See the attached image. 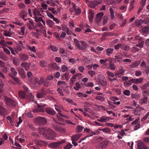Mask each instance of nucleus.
Masks as SVG:
<instances>
[{"label": "nucleus", "mask_w": 149, "mask_h": 149, "mask_svg": "<svg viewBox=\"0 0 149 149\" xmlns=\"http://www.w3.org/2000/svg\"><path fill=\"white\" fill-rule=\"evenodd\" d=\"M38 131L39 133L47 139L53 140L56 137L55 132L50 129L45 128L42 127L39 128Z\"/></svg>", "instance_id": "1"}, {"label": "nucleus", "mask_w": 149, "mask_h": 149, "mask_svg": "<svg viewBox=\"0 0 149 149\" xmlns=\"http://www.w3.org/2000/svg\"><path fill=\"white\" fill-rule=\"evenodd\" d=\"M30 85L31 87L36 88H37L39 85L41 84L44 83V79L42 77H41L39 81L38 82V79L35 78L34 77H32L29 79Z\"/></svg>", "instance_id": "2"}, {"label": "nucleus", "mask_w": 149, "mask_h": 149, "mask_svg": "<svg viewBox=\"0 0 149 149\" xmlns=\"http://www.w3.org/2000/svg\"><path fill=\"white\" fill-rule=\"evenodd\" d=\"M34 123L38 125H45L47 123V119L44 117L38 116L34 118Z\"/></svg>", "instance_id": "3"}, {"label": "nucleus", "mask_w": 149, "mask_h": 149, "mask_svg": "<svg viewBox=\"0 0 149 149\" xmlns=\"http://www.w3.org/2000/svg\"><path fill=\"white\" fill-rule=\"evenodd\" d=\"M3 97L4 101L7 105L15 106L16 105L17 103L15 101L6 96Z\"/></svg>", "instance_id": "4"}, {"label": "nucleus", "mask_w": 149, "mask_h": 149, "mask_svg": "<svg viewBox=\"0 0 149 149\" xmlns=\"http://www.w3.org/2000/svg\"><path fill=\"white\" fill-rule=\"evenodd\" d=\"M65 140L64 139H62L59 141L58 142H54L49 143V146L50 148H56L59 147L62 144L65 143Z\"/></svg>", "instance_id": "5"}, {"label": "nucleus", "mask_w": 149, "mask_h": 149, "mask_svg": "<svg viewBox=\"0 0 149 149\" xmlns=\"http://www.w3.org/2000/svg\"><path fill=\"white\" fill-rule=\"evenodd\" d=\"M52 126L55 131L59 132L61 133H64L66 132L65 129L62 128L59 125H57L56 123L53 124Z\"/></svg>", "instance_id": "6"}, {"label": "nucleus", "mask_w": 149, "mask_h": 149, "mask_svg": "<svg viewBox=\"0 0 149 149\" xmlns=\"http://www.w3.org/2000/svg\"><path fill=\"white\" fill-rule=\"evenodd\" d=\"M109 144V141L107 140H104L100 143L97 146V147L101 149H105Z\"/></svg>", "instance_id": "7"}, {"label": "nucleus", "mask_w": 149, "mask_h": 149, "mask_svg": "<svg viewBox=\"0 0 149 149\" xmlns=\"http://www.w3.org/2000/svg\"><path fill=\"white\" fill-rule=\"evenodd\" d=\"M149 18H146L144 20L140 19L139 20H136L135 21V25L138 26H141L143 23L145 24H148L149 23Z\"/></svg>", "instance_id": "8"}, {"label": "nucleus", "mask_w": 149, "mask_h": 149, "mask_svg": "<svg viewBox=\"0 0 149 149\" xmlns=\"http://www.w3.org/2000/svg\"><path fill=\"white\" fill-rule=\"evenodd\" d=\"M35 143L38 146H32L31 147V148H33L34 149H39L38 147L39 146H42L46 144V142L43 141L41 140H37L35 141Z\"/></svg>", "instance_id": "9"}, {"label": "nucleus", "mask_w": 149, "mask_h": 149, "mask_svg": "<svg viewBox=\"0 0 149 149\" xmlns=\"http://www.w3.org/2000/svg\"><path fill=\"white\" fill-rule=\"evenodd\" d=\"M45 105H40L38 104V108L34 110L33 112L35 113H37L39 112H43L44 111V106Z\"/></svg>", "instance_id": "10"}, {"label": "nucleus", "mask_w": 149, "mask_h": 149, "mask_svg": "<svg viewBox=\"0 0 149 149\" xmlns=\"http://www.w3.org/2000/svg\"><path fill=\"white\" fill-rule=\"evenodd\" d=\"M84 132H88V134L87 135V136L83 138L82 139V140L85 139L87 137L89 136H92L93 134L95 135L96 134L95 133L92 132L89 129L86 128L84 129Z\"/></svg>", "instance_id": "11"}, {"label": "nucleus", "mask_w": 149, "mask_h": 149, "mask_svg": "<svg viewBox=\"0 0 149 149\" xmlns=\"http://www.w3.org/2000/svg\"><path fill=\"white\" fill-rule=\"evenodd\" d=\"M98 80L100 83L103 86H105L107 85V83L105 81L104 76L101 75L98 78Z\"/></svg>", "instance_id": "12"}, {"label": "nucleus", "mask_w": 149, "mask_h": 149, "mask_svg": "<svg viewBox=\"0 0 149 149\" xmlns=\"http://www.w3.org/2000/svg\"><path fill=\"white\" fill-rule=\"evenodd\" d=\"M46 95V94L45 93V91L44 89L43 88L41 91L40 92H39L37 94V97L38 98H41L44 97L45 95Z\"/></svg>", "instance_id": "13"}, {"label": "nucleus", "mask_w": 149, "mask_h": 149, "mask_svg": "<svg viewBox=\"0 0 149 149\" xmlns=\"http://www.w3.org/2000/svg\"><path fill=\"white\" fill-rule=\"evenodd\" d=\"M11 29L9 28L8 30H4L3 33L4 35L6 36L11 37L14 33L11 32Z\"/></svg>", "instance_id": "14"}, {"label": "nucleus", "mask_w": 149, "mask_h": 149, "mask_svg": "<svg viewBox=\"0 0 149 149\" xmlns=\"http://www.w3.org/2000/svg\"><path fill=\"white\" fill-rule=\"evenodd\" d=\"M45 111L48 114L51 115H54L56 113V112L54 109L49 107L46 108Z\"/></svg>", "instance_id": "15"}, {"label": "nucleus", "mask_w": 149, "mask_h": 149, "mask_svg": "<svg viewBox=\"0 0 149 149\" xmlns=\"http://www.w3.org/2000/svg\"><path fill=\"white\" fill-rule=\"evenodd\" d=\"M137 146L138 149H148L142 142H138L137 143Z\"/></svg>", "instance_id": "16"}, {"label": "nucleus", "mask_w": 149, "mask_h": 149, "mask_svg": "<svg viewBox=\"0 0 149 149\" xmlns=\"http://www.w3.org/2000/svg\"><path fill=\"white\" fill-rule=\"evenodd\" d=\"M46 22L47 24L48 25L50 28L52 29H53L54 28V23L52 20L50 19H47L46 20Z\"/></svg>", "instance_id": "17"}, {"label": "nucleus", "mask_w": 149, "mask_h": 149, "mask_svg": "<svg viewBox=\"0 0 149 149\" xmlns=\"http://www.w3.org/2000/svg\"><path fill=\"white\" fill-rule=\"evenodd\" d=\"M9 76L15 81V84H17L18 85H20L21 82L18 78L14 76L12 74H9Z\"/></svg>", "instance_id": "18"}, {"label": "nucleus", "mask_w": 149, "mask_h": 149, "mask_svg": "<svg viewBox=\"0 0 149 149\" xmlns=\"http://www.w3.org/2000/svg\"><path fill=\"white\" fill-rule=\"evenodd\" d=\"M104 13H97L96 17V21L97 22H100L104 15Z\"/></svg>", "instance_id": "19"}, {"label": "nucleus", "mask_w": 149, "mask_h": 149, "mask_svg": "<svg viewBox=\"0 0 149 149\" xmlns=\"http://www.w3.org/2000/svg\"><path fill=\"white\" fill-rule=\"evenodd\" d=\"M7 111V109L0 105V114L2 116H5L6 113Z\"/></svg>", "instance_id": "20"}, {"label": "nucleus", "mask_w": 149, "mask_h": 149, "mask_svg": "<svg viewBox=\"0 0 149 149\" xmlns=\"http://www.w3.org/2000/svg\"><path fill=\"white\" fill-rule=\"evenodd\" d=\"M109 117H105L103 116L102 117L100 118L99 119H97L98 121L102 123L106 122L109 120Z\"/></svg>", "instance_id": "21"}, {"label": "nucleus", "mask_w": 149, "mask_h": 149, "mask_svg": "<svg viewBox=\"0 0 149 149\" xmlns=\"http://www.w3.org/2000/svg\"><path fill=\"white\" fill-rule=\"evenodd\" d=\"M80 42L81 44V45H80L79 49L81 50L85 49L87 46V44L84 41H81Z\"/></svg>", "instance_id": "22"}, {"label": "nucleus", "mask_w": 149, "mask_h": 149, "mask_svg": "<svg viewBox=\"0 0 149 149\" xmlns=\"http://www.w3.org/2000/svg\"><path fill=\"white\" fill-rule=\"evenodd\" d=\"M34 96L32 95L31 93H29V102H31L33 104H37V102L36 101H34L33 99Z\"/></svg>", "instance_id": "23"}, {"label": "nucleus", "mask_w": 149, "mask_h": 149, "mask_svg": "<svg viewBox=\"0 0 149 149\" xmlns=\"http://www.w3.org/2000/svg\"><path fill=\"white\" fill-rule=\"evenodd\" d=\"M18 70L22 77L24 79L26 77V75L24 69L21 68H19L18 69Z\"/></svg>", "instance_id": "24"}, {"label": "nucleus", "mask_w": 149, "mask_h": 149, "mask_svg": "<svg viewBox=\"0 0 149 149\" xmlns=\"http://www.w3.org/2000/svg\"><path fill=\"white\" fill-rule=\"evenodd\" d=\"M73 8L74 10L75 13L77 14H80L81 13L80 8L79 7H77L74 3L73 4Z\"/></svg>", "instance_id": "25"}, {"label": "nucleus", "mask_w": 149, "mask_h": 149, "mask_svg": "<svg viewBox=\"0 0 149 149\" xmlns=\"http://www.w3.org/2000/svg\"><path fill=\"white\" fill-rule=\"evenodd\" d=\"M114 36V34L110 32H104L102 34V38Z\"/></svg>", "instance_id": "26"}, {"label": "nucleus", "mask_w": 149, "mask_h": 149, "mask_svg": "<svg viewBox=\"0 0 149 149\" xmlns=\"http://www.w3.org/2000/svg\"><path fill=\"white\" fill-rule=\"evenodd\" d=\"M109 11L110 13V18L111 19H113L115 18L114 10L112 8L110 7L109 9Z\"/></svg>", "instance_id": "27"}, {"label": "nucleus", "mask_w": 149, "mask_h": 149, "mask_svg": "<svg viewBox=\"0 0 149 149\" xmlns=\"http://www.w3.org/2000/svg\"><path fill=\"white\" fill-rule=\"evenodd\" d=\"M80 136V135L79 134L73 135L72 136L71 140L72 141H76L79 139Z\"/></svg>", "instance_id": "28"}, {"label": "nucleus", "mask_w": 149, "mask_h": 149, "mask_svg": "<svg viewBox=\"0 0 149 149\" xmlns=\"http://www.w3.org/2000/svg\"><path fill=\"white\" fill-rule=\"evenodd\" d=\"M121 49L125 51H128L130 49V47L124 44H121Z\"/></svg>", "instance_id": "29"}, {"label": "nucleus", "mask_w": 149, "mask_h": 149, "mask_svg": "<svg viewBox=\"0 0 149 149\" xmlns=\"http://www.w3.org/2000/svg\"><path fill=\"white\" fill-rule=\"evenodd\" d=\"M113 50V48H109L107 49L106 50V55L108 56H110L111 54H112Z\"/></svg>", "instance_id": "30"}, {"label": "nucleus", "mask_w": 149, "mask_h": 149, "mask_svg": "<svg viewBox=\"0 0 149 149\" xmlns=\"http://www.w3.org/2000/svg\"><path fill=\"white\" fill-rule=\"evenodd\" d=\"M140 63L139 61H136L132 62L130 65V66L133 68H135Z\"/></svg>", "instance_id": "31"}, {"label": "nucleus", "mask_w": 149, "mask_h": 149, "mask_svg": "<svg viewBox=\"0 0 149 149\" xmlns=\"http://www.w3.org/2000/svg\"><path fill=\"white\" fill-rule=\"evenodd\" d=\"M148 99L147 97H145L143 99L140 100L139 103L141 104H146L148 102Z\"/></svg>", "instance_id": "32"}, {"label": "nucleus", "mask_w": 149, "mask_h": 149, "mask_svg": "<svg viewBox=\"0 0 149 149\" xmlns=\"http://www.w3.org/2000/svg\"><path fill=\"white\" fill-rule=\"evenodd\" d=\"M97 5V3L95 1H91L90 2L89 5V6L91 8H94Z\"/></svg>", "instance_id": "33"}, {"label": "nucleus", "mask_w": 149, "mask_h": 149, "mask_svg": "<svg viewBox=\"0 0 149 149\" xmlns=\"http://www.w3.org/2000/svg\"><path fill=\"white\" fill-rule=\"evenodd\" d=\"M21 65L27 71V74H28V63L27 62H24L22 63Z\"/></svg>", "instance_id": "34"}, {"label": "nucleus", "mask_w": 149, "mask_h": 149, "mask_svg": "<svg viewBox=\"0 0 149 149\" xmlns=\"http://www.w3.org/2000/svg\"><path fill=\"white\" fill-rule=\"evenodd\" d=\"M19 94L20 97L22 98H24L26 95L25 92L22 91H19Z\"/></svg>", "instance_id": "35"}, {"label": "nucleus", "mask_w": 149, "mask_h": 149, "mask_svg": "<svg viewBox=\"0 0 149 149\" xmlns=\"http://www.w3.org/2000/svg\"><path fill=\"white\" fill-rule=\"evenodd\" d=\"M40 33L43 34L45 37L47 36L46 31L44 26L42 28H40Z\"/></svg>", "instance_id": "36"}, {"label": "nucleus", "mask_w": 149, "mask_h": 149, "mask_svg": "<svg viewBox=\"0 0 149 149\" xmlns=\"http://www.w3.org/2000/svg\"><path fill=\"white\" fill-rule=\"evenodd\" d=\"M73 40L77 48L79 49L80 46L79 41L76 38H74Z\"/></svg>", "instance_id": "37"}, {"label": "nucleus", "mask_w": 149, "mask_h": 149, "mask_svg": "<svg viewBox=\"0 0 149 149\" xmlns=\"http://www.w3.org/2000/svg\"><path fill=\"white\" fill-rule=\"evenodd\" d=\"M10 71L11 73H10L9 74H12L13 75V76H14L15 77V76L17 74V71L15 70V69L13 68H11Z\"/></svg>", "instance_id": "38"}, {"label": "nucleus", "mask_w": 149, "mask_h": 149, "mask_svg": "<svg viewBox=\"0 0 149 149\" xmlns=\"http://www.w3.org/2000/svg\"><path fill=\"white\" fill-rule=\"evenodd\" d=\"M84 129L83 127L82 126L78 125L76 129V131L77 132H81Z\"/></svg>", "instance_id": "39"}, {"label": "nucleus", "mask_w": 149, "mask_h": 149, "mask_svg": "<svg viewBox=\"0 0 149 149\" xmlns=\"http://www.w3.org/2000/svg\"><path fill=\"white\" fill-rule=\"evenodd\" d=\"M144 43V41H139V43L136 45V46L139 47L141 48H142L143 47Z\"/></svg>", "instance_id": "40"}, {"label": "nucleus", "mask_w": 149, "mask_h": 149, "mask_svg": "<svg viewBox=\"0 0 149 149\" xmlns=\"http://www.w3.org/2000/svg\"><path fill=\"white\" fill-rule=\"evenodd\" d=\"M141 95L138 94H132L131 97L132 98L138 99L140 98Z\"/></svg>", "instance_id": "41"}, {"label": "nucleus", "mask_w": 149, "mask_h": 149, "mask_svg": "<svg viewBox=\"0 0 149 149\" xmlns=\"http://www.w3.org/2000/svg\"><path fill=\"white\" fill-rule=\"evenodd\" d=\"M20 58L23 61H25L28 58V56L25 54H22L21 55Z\"/></svg>", "instance_id": "42"}, {"label": "nucleus", "mask_w": 149, "mask_h": 149, "mask_svg": "<svg viewBox=\"0 0 149 149\" xmlns=\"http://www.w3.org/2000/svg\"><path fill=\"white\" fill-rule=\"evenodd\" d=\"M94 17V13L92 11L90 10V12L89 15V20L91 21L92 20Z\"/></svg>", "instance_id": "43"}, {"label": "nucleus", "mask_w": 149, "mask_h": 149, "mask_svg": "<svg viewBox=\"0 0 149 149\" xmlns=\"http://www.w3.org/2000/svg\"><path fill=\"white\" fill-rule=\"evenodd\" d=\"M102 131L104 133L109 134L111 132V130L108 127H105L102 130Z\"/></svg>", "instance_id": "44"}, {"label": "nucleus", "mask_w": 149, "mask_h": 149, "mask_svg": "<svg viewBox=\"0 0 149 149\" xmlns=\"http://www.w3.org/2000/svg\"><path fill=\"white\" fill-rule=\"evenodd\" d=\"M20 43V45L19 46H17V49L18 51L20 52L22 50V49L21 48V47H23V45L21 41H19Z\"/></svg>", "instance_id": "45"}, {"label": "nucleus", "mask_w": 149, "mask_h": 149, "mask_svg": "<svg viewBox=\"0 0 149 149\" xmlns=\"http://www.w3.org/2000/svg\"><path fill=\"white\" fill-rule=\"evenodd\" d=\"M108 19L109 17L108 15H105L104 16L103 19V24L104 25H105V24L107 23Z\"/></svg>", "instance_id": "46"}, {"label": "nucleus", "mask_w": 149, "mask_h": 149, "mask_svg": "<svg viewBox=\"0 0 149 149\" xmlns=\"http://www.w3.org/2000/svg\"><path fill=\"white\" fill-rule=\"evenodd\" d=\"M73 146L70 143H68L63 148L64 149H70Z\"/></svg>", "instance_id": "47"}, {"label": "nucleus", "mask_w": 149, "mask_h": 149, "mask_svg": "<svg viewBox=\"0 0 149 149\" xmlns=\"http://www.w3.org/2000/svg\"><path fill=\"white\" fill-rule=\"evenodd\" d=\"M50 48L52 51L54 52H57L58 50V48L57 47L53 45H51Z\"/></svg>", "instance_id": "48"}, {"label": "nucleus", "mask_w": 149, "mask_h": 149, "mask_svg": "<svg viewBox=\"0 0 149 149\" xmlns=\"http://www.w3.org/2000/svg\"><path fill=\"white\" fill-rule=\"evenodd\" d=\"M40 64L41 66L43 67H46L47 65L46 62L44 61H40Z\"/></svg>", "instance_id": "49"}, {"label": "nucleus", "mask_w": 149, "mask_h": 149, "mask_svg": "<svg viewBox=\"0 0 149 149\" xmlns=\"http://www.w3.org/2000/svg\"><path fill=\"white\" fill-rule=\"evenodd\" d=\"M29 22L31 24V25L29 26V28L30 29H32L34 27V26L33 25V22L31 19L29 18Z\"/></svg>", "instance_id": "50"}, {"label": "nucleus", "mask_w": 149, "mask_h": 149, "mask_svg": "<svg viewBox=\"0 0 149 149\" xmlns=\"http://www.w3.org/2000/svg\"><path fill=\"white\" fill-rule=\"evenodd\" d=\"M0 58L1 59L5 61H7L8 59V57L2 54H0Z\"/></svg>", "instance_id": "51"}, {"label": "nucleus", "mask_w": 149, "mask_h": 149, "mask_svg": "<svg viewBox=\"0 0 149 149\" xmlns=\"http://www.w3.org/2000/svg\"><path fill=\"white\" fill-rule=\"evenodd\" d=\"M33 12L34 14L35 15H39L40 16H41L42 15L40 13L39 11L36 9H35L34 10Z\"/></svg>", "instance_id": "52"}, {"label": "nucleus", "mask_w": 149, "mask_h": 149, "mask_svg": "<svg viewBox=\"0 0 149 149\" xmlns=\"http://www.w3.org/2000/svg\"><path fill=\"white\" fill-rule=\"evenodd\" d=\"M143 80V78L140 77L139 78L136 79V84H140L141 83Z\"/></svg>", "instance_id": "53"}, {"label": "nucleus", "mask_w": 149, "mask_h": 149, "mask_svg": "<svg viewBox=\"0 0 149 149\" xmlns=\"http://www.w3.org/2000/svg\"><path fill=\"white\" fill-rule=\"evenodd\" d=\"M1 70L3 73H6L8 71V69L7 67L5 66V65L3 66H1Z\"/></svg>", "instance_id": "54"}, {"label": "nucleus", "mask_w": 149, "mask_h": 149, "mask_svg": "<svg viewBox=\"0 0 149 149\" xmlns=\"http://www.w3.org/2000/svg\"><path fill=\"white\" fill-rule=\"evenodd\" d=\"M88 74L91 76V77H93V76L95 74V71L93 70H90L88 71Z\"/></svg>", "instance_id": "55"}, {"label": "nucleus", "mask_w": 149, "mask_h": 149, "mask_svg": "<svg viewBox=\"0 0 149 149\" xmlns=\"http://www.w3.org/2000/svg\"><path fill=\"white\" fill-rule=\"evenodd\" d=\"M123 93L126 95L129 96L130 95V91L128 90H126L123 92Z\"/></svg>", "instance_id": "56"}, {"label": "nucleus", "mask_w": 149, "mask_h": 149, "mask_svg": "<svg viewBox=\"0 0 149 149\" xmlns=\"http://www.w3.org/2000/svg\"><path fill=\"white\" fill-rule=\"evenodd\" d=\"M29 50H30L31 51L33 52L34 53L36 52V50L35 49V47L34 46H33L32 47L30 46H29Z\"/></svg>", "instance_id": "57"}, {"label": "nucleus", "mask_w": 149, "mask_h": 149, "mask_svg": "<svg viewBox=\"0 0 149 149\" xmlns=\"http://www.w3.org/2000/svg\"><path fill=\"white\" fill-rule=\"evenodd\" d=\"M148 27L145 26L143 27L142 29V31L143 33H146L148 32Z\"/></svg>", "instance_id": "58"}, {"label": "nucleus", "mask_w": 149, "mask_h": 149, "mask_svg": "<svg viewBox=\"0 0 149 149\" xmlns=\"http://www.w3.org/2000/svg\"><path fill=\"white\" fill-rule=\"evenodd\" d=\"M43 85L45 86L48 87L51 85V83L50 82L47 81V80H46L44 81Z\"/></svg>", "instance_id": "59"}, {"label": "nucleus", "mask_w": 149, "mask_h": 149, "mask_svg": "<svg viewBox=\"0 0 149 149\" xmlns=\"http://www.w3.org/2000/svg\"><path fill=\"white\" fill-rule=\"evenodd\" d=\"M21 31L19 32V34L20 35H23L24 33L25 27L24 26L22 27L21 29Z\"/></svg>", "instance_id": "60"}, {"label": "nucleus", "mask_w": 149, "mask_h": 149, "mask_svg": "<svg viewBox=\"0 0 149 149\" xmlns=\"http://www.w3.org/2000/svg\"><path fill=\"white\" fill-rule=\"evenodd\" d=\"M142 74V72L141 71L136 70L135 72V75L136 77H139Z\"/></svg>", "instance_id": "61"}, {"label": "nucleus", "mask_w": 149, "mask_h": 149, "mask_svg": "<svg viewBox=\"0 0 149 149\" xmlns=\"http://www.w3.org/2000/svg\"><path fill=\"white\" fill-rule=\"evenodd\" d=\"M62 69V71L63 72H64L67 71L68 69V68L65 65H63L61 67Z\"/></svg>", "instance_id": "62"}, {"label": "nucleus", "mask_w": 149, "mask_h": 149, "mask_svg": "<svg viewBox=\"0 0 149 149\" xmlns=\"http://www.w3.org/2000/svg\"><path fill=\"white\" fill-rule=\"evenodd\" d=\"M57 115L54 117L53 118V121H54L55 122H56V123H57L58 124H61V122H59L58 120V119L57 118Z\"/></svg>", "instance_id": "63"}, {"label": "nucleus", "mask_w": 149, "mask_h": 149, "mask_svg": "<svg viewBox=\"0 0 149 149\" xmlns=\"http://www.w3.org/2000/svg\"><path fill=\"white\" fill-rule=\"evenodd\" d=\"M6 3V0H1L0 1V7H2V5H5Z\"/></svg>", "instance_id": "64"}]
</instances>
